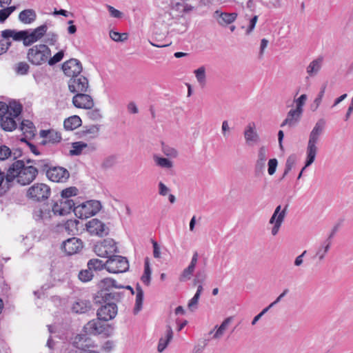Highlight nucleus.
<instances>
[{
    "label": "nucleus",
    "instance_id": "nucleus-27",
    "mask_svg": "<svg viewBox=\"0 0 353 353\" xmlns=\"http://www.w3.org/2000/svg\"><path fill=\"white\" fill-rule=\"evenodd\" d=\"M302 113V112L295 108L290 110L288 112L286 118L281 124V127H284L285 125H288L290 128L294 127L299 123Z\"/></svg>",
    "mask_w": 353,
    "mask_h": 353
},
{
    "label": "nucleus",
    "instance_id": "nucleus-26",
    "mask_svg": "<svg viewBox=\"0 0 353 353\" xmlns=\"http://www.w3.org/2000/svg\"><path fill=\"white\" fill-rule=\"evenodd\" d=\"M268 150L265 145L261 146L257 152V159L255 163V171L261 172L263 171L268 159Z\"/></svg>",
    "mask_w": 353,
    "mask_h": 353
},
{
    "label": "nucleus",
    "instance_id": "nucleus-20",
    "mask_svg": "<svg viewBox=\"0 0 353 353\" xmlns=\"http://www.w3.org/2000/svg\"><path fill=\"white\" fill-rule=\"evenodd\" d=\"M72 103L78 108L92 109L94 106L92 98L85 92L77 93L72 99Z\"/></svg>",
    "mask_w": 353,
    "mask_h": 353
},
{
    "label": "nucleus",
    "instance_id": "nucleus-6",
    "mask_svg": "<svg viewBox=\"0 0 353 353\" xmlns=\"http://www.w3.org/2000/svg\"><path fill=\"white\" fill-rule=\"evenodd\" d=\"M95 254L102 258H110L118 252L116 242L112 239H106L97 242L94 247Z\"/></svg>",
    "mask_w": 353,
    "mask_h": 353
},
{
    "label": "nucleus",
    "instance_id": "nucleus-10",
    "mask_svg": "<svg viewBox=\"0 0 353 353\" xmlns=\"http://www.w3.org/2000/svg\"><path fill=\"white\" fill-rule=\"evenodd\" d=\"M68 88L73 93L86 92L89 89V81L85 77L79 74L69 80Z\"/></svg>",
    "mask_w": 353,
    "mask_h": 353
},
{
    "label": "nucleus",
    "instance_id": "nucleus-24",
    "mask_svg": "<svg viewBox=\"0 0 353 353\" xmlns=\"http://www.w3.org/2000/svg\"><path fill=\"white\" fill-rule=\"evenodd\" d=\"M105 330V325L100 322V320L93 319L87 323L83 330L87 334L98 335L104 332Z\"/></svg>",
    "mask_w": 353,
    "mask_h": 353
},
{
    "label": "nucleus",
    "instance_id": "nucleus-51",
    "mask_svg": "<svg viewBox=\"0 0 353 353\" xmlns=\"http://www.w3.org/2000/svg\"><path fill=\"white\" fill-rule=\"evenodd\" d=\"M93 277V273L91 269L81 270L79 274V279L83 282H88Z\"/></svg>",
    "mask_w": 353,
    "mask_h": 353
},
{
    "label": "nucleus",
    "instance_id": "nucleus-11",
    "mask_svg": "<svg viewBox=\"0 0 353 353\" xmlns=\"http://www.w3.org/2000/svg\"><path fill=\"white\" fill-rule=\"evenodd\" d=\"M75 203L70 199H61L55 202L52 206V212L54 214L64 216L70 214L72 210L74 211Z\"/></svg>",
    "mask_w": 353,
    "mask_h": 353
},
{
    "label": "nucleus",
    "instance_id": "nucleus-33",
    "mask_svg": "<svg viewBox=\"0 0 353 353\" xmlns=\"http://www.w3.org/2000/svg\"><path fill=\"white\" fill-rule=\"evenodd\" d=\"M103 301L105 303H111L112 301H119L121 298V294L116 292H109V290H101L98 292Z\"/></svg>",
    "mask_w": 353,
    "mask_h": 353
},
{
    "label": "nucleus",
    "instance_id": "nucleus-57",
    "mask_svg": "<svg viewBox=\"0 0 353 353\" xmlns=\"http://www.w3.org/2000/svg\"><path fill=\"white\" fill-rule=\"evenodd\" d=\"M30 66L26 62H19L16 68V72L19 74H26L29 70Z\"/></svg>",
    "mask_w": 353,
    "mask_h": 353
},
{
    "label": "nucleus",
    "instance_id": "nucleus-22",
    "mask_svg": "<svg viewBox=\"0 0 353 353\" xmlns=\"http://www.w3.org/2000/svg\"><path fill=\"white\" fill-rule=\"evenodd\" d=\"M39 135L44 139L41 141V144L46 145L48 143L56 144L61 141V135L60 132L54 129L42 130L39 132Z\"/></svg>",
    "mask_w": 353,
    "mask_h": 353
},
{
    "label": "nucleus",
    "instance_id": "nucleus-60",
    "mask_svg": "<svg viewBox=\"0 0 353 353\" xmlns=\"http://www.w3.org/2000/svg\"><path fill=\"white\" fill-rule=\"evenodd\" d=\"M278 165V161L276 159H271L268 161V174L270 175H273L276 170Z\"/></svg>",
    "mask_w": 353,
    "mask_h": 353
},
{
    "label": "nucleus",
    "instance_id": "nucleus-19",
    "mask_svg": "<svg viewBox=\"0 0 353 353\" xmlns=\"http://www.w3.org/2000/svg\"><path fill=\"white\" fill-rule=\"evenodd\" d=\"M48 26L46 24H43L37 28L32 30L31 32L27 30L26 39L24 41L25 46H30L32 43L39 41L47 33Z\"/></svg>",
    "mask_w": 353,
    "mask_h": 353
},
{
    "label": "nucleus",
    "instance_id": "nucleus-1",
    "mask_svg": "<svg viewBox=\"0 0 353 353\" xmlns=\"http://www.w3.org/2000/svg\"><path fill=\"white\" fill-rule=\"evenodd\" d=\"M38 174L37 169L32 165L26 166L23 161L19 160L14 162L8 168L6 183H10L16 180L17 183L21 185L31 183Z\"/></svg>",
    "mask_w": 353,
    "mask_h": 353
},
{
    "label": "nucleus",
    "instance_id": "nucleus-12",
    "mask_svg": "<svg viewBox=\"0 0 353 353\" xmlns=\"http://www.w3.org/2000/svg\"><path fill=\"white\" fill-rule=\"evenodd\" d=\"M118 312V307L114 303H108L97 310V317L99 320L108 321L114 319Z\"/></svg>",
    "mask_w": 353,
    "mask_h": 353
},
{
    "label": "nucleus",
    "instance_id": "nucleus-4",
    "mask_svg": "<svg viewBox=\"0 0 353 353\" xmlns=\"http://www.w3.org/2000/svg\"><path fill=\"white\" fill-rule=\"evenodd\" d=\"M50 55L51 50L47 45L37 44L28 49L27 59L32 65H41L48 62Z\"/></svg>",
    "mask_w": 353,
    "mask_h": 353
},
{
    "label": "nucleus",
    "instance_id": "nucleus-56",
    "mask_svg": "<svg viewBox=\"0 0 353 353\" xmlns=\"http://www.w3.org/2000/svg\"><path fill=\"white\" fill-rule=\"evenodd\" d=\"M306 100H307V95L305 94H303L299 98L296 99L294 100V103L296 104L295 109L303 112V107L305 105Z\"/></svg>",
    "mask_w": 353,
    "mask_h": 353
},
{
    "label": "nucleus",
    "instance_id": "nucleus-42",
    "mask_svg": "<svg viewBox=\"0 0 353 353\" xmlns=\"http://www.w3.org/2000/svg\"><path fill=\"white\" fill-rule=\"evenodd\" d=\"M325 89H326L325 85H323L321 88V90H320L318 95L313 101V103L311 104L310 109L312 112H315L318 110L319 105H321V103L322 102L323 98L324 97Z\"/></svg>",
    "mask_w": 353,
    "mask_h": 353
},
{
    "label": "nucleus",
    "instance_id": "nucleus-35",
    "mask_svg": "<svg viewBox=\"0 0 353 353\" xmlns=\"http://www.w3.org/2000/svg\"><path fill=\"white\" fill-rule=\"evenodd\" d=\"M81 119L79 116L74 115L65 119L63 125L67 130H74L81 126Z\"/></svg>",
    "mask_w": 353,
    "mask_h": 353
},
{
    "label": "nucleus",
    "instance_id": "nucleus-39",
    "mask_svg": "<svg viewBox=\"0 0 353 353\" xmlns=\"http://www.w3.org/2000/svg\"><path fill=\"white\" fill-rule=\"evenodd\" d=\"M196 81L200 86L206 85V69L205 66H201L194 71Z\"/></svg>",
    "mask_w": 353,
    "mask_h": 353
},
{
    "label": "nucleus",
    "instance_id": "nucleus-50",
    "mask_svg": "<svg viewBox=\"0 0 353 353\" xmlns=\"http://www.w3.org/2000/svg\"><path fill=\"white\" fill-rule=\"evenodd\" d=\"M110 37L114 41H124L128 39L127 33H119L113 30H110L109 33Z\"/></svg>",
    "mask_w": 353,
    "mask_h": 353
},
{
    "label": "nucleus",
    "instance_id": "nucleus-13",
    "mask_svg": "<svg viewBox=\"0 0 353 353\" xmlns=\"http://www.w3.org/2000/svg\"><path fill=\"white\" fill-rule=\"evenodd\" d=\"M46 176L53 182L65 183L69 179L70 173L67 169L63 167L52 166L51 168L47 171Z\"/></svg>",
    "mask_w": 353,
    "mask_h": 353
},
{
    "label": "nucleus",
    "instance_id": "nucleus-21",
    "mask_svg": "<svg viewBox=\"0 0 353 353\" xmlns=\"http://www.w3.org/2000/svg\"><path fill=\"white\" fill-rule=\"evenodd\" d=\"M233 321L232 316L225 319L220 325H215L214 327L208 332L209 336H212L211 339L214 340H219L225 334L230 325Z\"/></svg>",
    "mask_w": 353,
    "mask_h": 353
},
{
    "label": "nucleus",
    "instance_id": "nucleus-28",
    "mask_svg": "<svg viewBox=\"0 0 353 353\" xmlns=\"http://www.w3.org/2000/svg\"><path fill=\"white\" fill-rule=\"evenodd\" d=\"M1 36L4 39L12 38L14 41H23L24 44V41L27 37V30H5L1 32Z\"/></svg>",
    "mask_w": 353,
    "mask_h": 353
},
{
    "label": "nucleus",
    "instance_id": "nucleus-47",
    "mask_svg": "<svg viewBox=\"0 0 353 353\" xmlns=\"http://www.w3.org/2000/svg\"><path fill=\"white\" fill-rule=\"evenodd\" d=\"M102 290H109V288L113 287L115 288H123V285H117V281L110 278H105L101 281Z\"/></svg>",
    "mask_w": 353,
    "mask_h": 353
},
{
    "label": "nucleus",
    "instance_id": "nucleus-61",
    "mask_svg": "<svg viewBox=\"0 0 353 353\" xmlns=\"http://www.w3.org/2000/svg\"><path fill=\"white\" fill-rule=\"evenodd\" d=\"M231 128L227 120L222 122L221 132L224 138H228L230 134Z\"/></svg>",
    "mask_w": 353,
    "mask_h": 353
},
{
    "label": "nucleus",
    "instance_id": "nucleus-9",
    "mask_svg": "<svg viewBox=\"0 0 353 353\" xmlns=\"http://www.w3.org/2000/svg\"><path fill=\"white\" fill-rule=\"evenodd\" d=\"M287 208V205H285L283 208H282L281 205H278L275 208L272 216L269 220V224L272 225L271 228V234L273 236H276L279 232L281 227L286 216Z\"/></svg>",
    "mask_w": 353,
    "mask_h": 353
},
{
    "label": "nucleus",
    "instance_id": "nucleus-32",
    "mask_svg": "<svg viewBox=\"0 0 353 353\" xmlns=\"http://www.w3.org/2000/svg\"><path fill=\"white\" fill-rule=\"evenodd\" d=\"M37 14L32 9H26L21 11L19 14V19L25 24H30L35 21Z\"/></svg>",
    "mask_w": 353,
    "mask_h": 353
},
{
    "label": "nucleus",
    "instance_id": "nucleus-46",
    "mask_svg": "<svg viewBox=\"0 0 353 353\" xmlns=\"http://www.w3.org/2000/svg\"><path fill=\"white\" fill-rule=\"evenodd\" d=\"M117 159L115 155H110L105 157L101 163L102 169L109 170L113 168L117 163Z\"/></svg>",
    "mask_w": 353,
    "mask_h": 353
},
{
    "label": "nucleus",
    "instance_id": "nucleus-31",
    "mask_svg": "<svg viewBox=\"0 0 353 353\" xmlns=\"http://www.w3.org/2000/svg\"><path fill=\"white\" fill-rule=\"evenodd\" d=\"M21 130L25 135V139H31L35 135V127L33 123L29 120H24L20 125Z\"/></svg>",
    "mask_w": 353,
    "mask_h": 353
},
{
    "label": "nucleus",
    "instance_id": "nucleus-8",
    "mask_svg": "<svg viewBox=\"0 0 353 353\" xmlns=\"http://www.w3.org/2000/svg\"><path fill=\"white\" fill-rule=\"evenodd\" d=\"M128 268V260L121 256L113 254L106 261L105 269L110 273L118 274L125 272Z\"/></svg>",
    "mask_w": 353,
    "mask_h": 353
},
{
    "label": "nucleus",
    "instance_id": "nucleus-14",
    "mask_svg": "<svg viewBox=\"0 0 353 353\" xmlns=\"http://www.w3.org/2000/svg\"><path fill=\"white\" fill-rule=\"evenodd\" d=\"M83 247L82 241L76 237L69 238L64 241L61 245L62 250L68 255H72L79 252Z\"/></svg>",
    "mask_w": 353,
    "mask_h": 353
},
{
    "label": "nucleus",
    "instance_id": "nucleus-49",
    "mask_svg": "<svg viewBox=\"0 0 353 353\" xmlns=\"http://www.w3.org/2000/svg\"><path fill=\"white\" fill-rule=\"evenodd\" d=\"M16 6L4 7L0 10V22H3L16 10Z\"/></svg>",
    "mask_w": 353,
    "mask_h": 353
},
{
    "label": "nucleus",
    "instance_id": "nucleus-44",
    "mask_svg": "<svg viewBox=\"0 0 353 353\" xmlns=\"http://www.w3.org/2000/svg\"><path fill=\"white\" fill-rule=\"evenodd\" d=\"M88 268L92 270H101L105 269L106 263H103V261L98 259H92L88 262Z\"/></svg>",
    "mask_w": 353,
    "mask_h": 353
},
{
    "label": "nucleus",
    "instance_id": "nucleus-15",
    "mask_svg": "<svg viewBox=\"0 0 353 353\" xmlns=\"http://www.w3.org/2000/svg\"><path fill=\"white\" fill-rule=\"evenodd\" d=\"M336 231L337 227H334L332 230L327 238L325 239L317 248L315 253V257H316L319 261L324 260L327 253L330 250L332 243V239L334 236Z\"/></svg>",
    "mask_w": 353,
    "mask_h": 353
},
{
    "label": "nucleus",
    "instance_id": "nucleus-40",
    "mask_svg": "<svg viewBox=\"0 0 353 353\" xmlns=\"http://www.w3.org/2000/svg\"><path fill=\"white\" fill-rule=\"evenodd\" d=\"M152 270L150 266V262L148 258L145 259L144 272L141 276L142 282L146 285H149L151 280Z\"/></svg>",
    "mask_w": 353,
    "mask_h": 353
},
{
    "label": "nucleus",
    "instance_id": "nucleus-7",
    "mask_svg": "<svg viewBox=\"0 0 353 353\" xmlns=\"http://www.w3.org/2000/svg\"><path fill=\"white\" fill-rule=\"evenodd\" d=\"M50 194V188L45 183H37L30 186L26 196L35 201H43L48 199Z\"/></svg>",
    "mask_w": 353,
    "mask_h": 353
},
{
    "label": "nucleus",
    "instance_id": "nucleus-41",
    "mask_svg": "<svg viewBox=\"0 0 353 353\" xmlns=\"http://www.w3.org/2000/svg\"><path fill=\"white\" fill-rule=\"evenodd\" d=\"M88 147V144L82 141L74 142L72 143V149L70 150V155L78 156L82 153L83 149Z\"/></svg>",
    "mask_w": 353,
    "mask_h": 353
},
{
    "label": "nucleus",
    "instance_id": "nucleus-52",
    "mask_svg": "<svg viewBox=\"0 0 353 353\" xmlns=\"http://www.w3.org/2000/svg\"><path fill=\"white\" fill-rule=\"evenodd\" d=\"M78 190L75 187H70L61 191V195L62 199H70L72 196L77 194Z\"/></svg>",
    "mask_w": 353,
    "mask_h": 353
},
{
    "label": "nucleus",
    "instance_id": "nucleus-45",
    "mask_svg": "<svg viewBox=\"0 0 353 353\" xmlns=\"http://www.w3.org/2000/svg\"><path fill=\"white\" fill-rule=\"evenodd\" d=\"M35 167L38 172H46V174L47 175V171L51 168L50 162L48 159H43V160H38L35 161L34 163Z\"/></svg>",
    "mask_w": 353,
    "mask_h": 353
},
{
    "label": "nucleus",
    "instance_id": "nucleus-2",
    "mask_svg": "<svg viewBox=\"0 0 353 353\" xmlns=\"http://www.w3.org/2000/svg\"><path fill=\"white\" fill-rule=\"evenodd\" d=\"M325 125V121L323 119H319L315 123L314 128L309 134L308 141L305 150V165L300 172L298 179L302 176L305 169L310 166L316 159L319 152V143L321 136L322 135Z\"/></svg>",
    "mask_w": 353,
    "mask_h": 353
},
{
    "label": "nucleus",
    "instance_id": "nucleus-53",
    "mask_svg": "<svg viewBox=\"0 0 353 353\" xmlns=\"http://www.w3.org/2000/svg\"><path fill=\"white\" fill-rule=\"evenodd\" d=\"M162 151L165 156L170 158H176L178 156L177 150L168 145H163L162 147Z\"/></svg>",
    "mask_w": 353,
    "mask_h": 353
},
{
    "label": "nucleus",
    "instance_id": "nucleus-3",
    "mask_svg": "<svg viewBox=\"0 0 353 353\" xmlns=\"http://www.w3.org/2000/svg\"><path fill=\"white\" fill-rule=\"evenodd\" d=\"M22 107L16 102L7 105L4 102H0V125L1 128L8 132H11L17 128V124L15 119L21 114Z\"/></svg>",
    "mask_w": 353,
    "mask_h": 353
},
{
    "label": "nucleus",
    "instance_id": "nucleus-5",
    "mask_svg": "<svg viewBox=\"0 0 353 353\" xmlns=\"http://www.w3.org/2000/svg\"><path fill=\"white\" fill-rule=\"evenodd\" d=\"M101 209V204L99 201L90 200L74 208V212L80 219H87L95 215Z\"/></svg>",
    "mask_w": 353,
    "mask_h": 353
},
{
    "label": "nucleus",
    "instance_id": "nucleus-30",
    "mask_svg": "<svg viewBox=\"0 0 353 353\" xmlns=\"http://www.w3.org/2000/svg\"><path fill=\"white\" fill-rule=\"evenodd\" d=\"M323 61L322 57H318L309 63L306 68V72L309 77H314L319 73L321 69Z\"/></svg>",
    "mask_w": 353,
    "mask_h": 353
},
{
    "label": "nucleus",
    "instance_id": "nucleus-16",
    "mask_svg": "<svg viewBox=\"0 0 353 353\" xmlns=\"http://www.w3.org/2000/svg\"><path fill=\"white\" fill-rule=\"evenodd\" d=\"M245 143L248 146L256 145L260 141V137L257 132L254 122H250L245 128L243 132Z\"/></svg>",
    "mask_w": 353,
    "mask_h": 353
},
{
    "label": "nucleus",
    "instance_id": "nucleus-63",
    "mask_svg": "<svg viewBox=\"0 0 353 353\" xmlns=\"http://www.w3.org/2000/svg\"><path fill=\"white\" fill-rule=\"evenodd\" d=\"M100 130V125H94L90 126L88 129L85 131V134H91L93 137H97L99 135Z\"/></svg>",
    "mask_w": 353,
    "mask_h": 353
},
{
    "label": "nucleus",
    "instance_id": "nucleus-54",
    "mask_svg": "<svg viewBox=\"0 0 353 353\" xmlns=\"http://www.w3.org/2000/svg\"><path fill=\"white\" fill-rule=\"evenodd\" d=\"M295 161H296V159L293 156H290L287 159L283 178L285 177L289 173V172L292 169V168L294 167V165L295 164Z\"/></svg>",
    "mask_w": 353,
    "mask_h": 353
},
{
    "label": "nucleus",
    "instance_id": "nucleus-59",
    "mask_svg": "<svg viewBox=\"0 0 353 353\" xmlns=\"http://www.w3.org/2000/svg\"><path fill=\"white\" fill-rule=\"evenodd\" d=\"M205 279V274L203 272H198L195 275V277L193 280V284L194 285H201L204 282Z\"/></svg>",
    "mask_w": 353,
    "mask_h": 353
},
{
    "label": "nucleus",
    "instance_id": "nucleus-23",
    "mask_svg": "<svg viewBox=\"0 0 353 353\" xmlns=\"http://www.w3.org/2000/svg\"><path fill=\"white\" fill-rule=\"evenodd\" d=\"M213 17L219 26H226L232 23L236 19L237 14L236 12H223L217 10L214 12Z\"/></svg>",
    "mask_w": 353,
    "mask_h": 353
},
{
    "label": "nucleus",
    "instance_id": "nucleus-17",
    "mask_svg": "<svg viewBox=\"0 0 353 353\" xmlns=\"http://www.w3.org/2000/svg\"><path fill=\"white\" fill-rule=\"evenodd\" d=\"M86 229L91 234L99 236L108 234V228L100 220L92 219L86 223Z\"/></svg>",
    "mask_w": 353,
    "mask_h": 353
},
{
    "label": "nucleus",
    "instance_id": "nucleus-43",
    "mask_svg": "<svg viewBox=\"0 0 353 353\" xmlns=\"http://www.w3.org/2000/svg\"><path fill=\"white\" fill-rule=\"evenodd\" d=\"M154 161L157 165L162 168L170 169L173 167L172 161L166 158L154 156Z\"/></svg>",
    "mask_w": 353,
    "mask_h": 353
},
{
    "label": "nucleus",
    "instance_id": "nucleus-64",
    "mask_svg": "<svg viewBox=\"0 0 353 353\" xmlns=\"http://www.w3.org/2000/svg\"><path fill=\"white\" fill-rule=\"evenodd\" d=\"M58 36L54 32H48L47 34L46 42L51 46H54L57 41Z\"/></svg>",
    "mask_w": 353,
    "mask_h": 353
},
{
    "label": "nucleus",
    "instance_id": "nucleus-38",
    "mask_svg": "<svg viewBox=\"0 0 353 353\" xmlns=\"http://www.w3.org/2000/svg\"><path fill=\"white\" fill-rule=\"evenodd\" d=\"M203 290V285H199L197 286V290L194 296L189 301L188 303V308L191 312H194L198 308L199 300Z\"/></svg>",
    "mask_w": 353,
    "mask_h": 353
},
{
    "label": "nucleus",
    "instance_id": "nucleus-37",
    "mask_svg": "<svg viewBox=\"0 0 353 353\" xmlns=\"http://www.w3.org/2000/svg\"><path fill=\"white\" fill-rule=\"evenodd\" d=\"M173 337V332L170 325H167L165 338H161L158 344V351L162 352L167 347Z\"/></svg>",
    "mask_w": 353,
    "mask_h": 353
},
{
    "label": "nucleus",
    "instance_id": "nucleus-34",
    "mask_svg": "<svg viewBox=\"0 0 353 353\" xmlns=\"http://www.w3.org/2000/svg\"><path fill=\"white\" fill-rule=\"evenodd\" d=\"M21 156V151L16 150L12 151L10 148L5 145H0V160L4 161L8 159L9 157H13V159H15L17 157Z\"/></svg>",
    "mask_w": 353,
    "mask_h": 353
},
{
    "label": "nucleus",
    "instance_id": "nucleus-29",
    "mask_svg": "<svg viewBox=\"0 0 353 353\" xmlns=\"http://www.w3.org/2000/svg\"><path fill=\"white\" fill-rule=\"evenodd\" d=\"M92 307L90 301L79 299L75 301L72 307V310L77 314H84L88 312Z\"/></svg>",
    "mask_w": 353,
    "mask_h": 353
},
{
    "label": "nucleus",
    "instance_id": "nucleus-55",
    "mask_svg": "<svg viewBox=\"0 0 353 353\" xmlns=\"http://www.w3.org/2000/svg\"><path fill=\"white\" fill-rule=\"evenodd\" d=\"M64 56V52L61 50L56 53L52 57H49L48 59V63L50 65H53L58 62L61 61Z\"/></svg>",
    "mask_w": 353,
    "mask_h": 353
},
{
    "label": "nucleus",
    "instance_id": "nucleus-18",
    "mask_svg": "<svg viewBox=\"0 0 353 353\" xmlns=\"http://www.w3.org/2000/svg\"><path fill=\"white\" fill-rule=\"evenodd\" d=\"M62 69L65 75L71 78L79 75L83 68L81 62L76 59H71L63 63Z\"/></svg>",
    "mask_w": 353,
    "mask_h": 353
},
{
    "label": "nucleus",
    "instance_id": "nucleus-58",
    "mask_svg": "<svg viewBox=\"0 0 353 353\" xmlns=\"http://www.w3.org/2000/svg\"><path fill=\"white\" fill-rule=\"evenodd\" d=\"M88 117L93 121H98L102 118L101 110L99 108L91 110L88 112Z\"/></svg>",
    "mask_w": 353,
    "mask_h": 353
},
{
    "label": "nucleus",
    "instance_id": "nucleus-25",
    "mask_svg": "<svg viewBox=\"0 0 353 353\" xmlns=\"http://www.w3.org/2000/svg\"><path fill=\"white\" fill-rule=\"evenodd\" d=\"M89 347H94V343L85 334H77L72 341L71 349L83 350Z\"/></svg>",
    "mask_w": 353,
    "mask_h": 353
},
{
    "label": "nucleus",
    "instance_id": "nucleus-48",
    "mask_svg": "<svg viewBox=\"0 0 353 353\" xmlns=\"http://www.w3.org/2000/svg\"><path fill=\"white\" fill-rule=\"evenodd\" d=\"M194 271V268L188 265L186 268H185L183 270L182 273L180 274L179 277V280L181 282H185L190 280L192 276Z\"/></svg>",
    "mask_w": 353,
    "mask_h": 353
},
{
    "label": "nucleus",
    "instance_id": "nucleus-62",
    "mask_svg": "<svg viewBox=\"0 0 353 353\" xmlns=\"http://www.w3.org/2000/svg\"><path fill=\"white\" fill-rule=\"evenodd\" d=\"M94 348H95V347L85 348V349H83V350L70 349L68 350V353H99Z\"/></svg>",
    "mask_w": 353,
    "mask_h": 353
},
{
    "label": "nucleus",
    "instance_id": "nucleus-36",
    "mask_svg": "<svg viewBox=\"0 0 353 353\" xmlns=\"http://www.w3.org/2000/svg\"><path fill=\"white\" fill-rule=\"evenodd\" d=\"M143 301V291L141 287V285L137 283L136 285V300H135V305L134 307V314H138L142 309Z\"/></svg>",
    "mask_w": 353,
    "mask_h": 353
}]
</instances>
